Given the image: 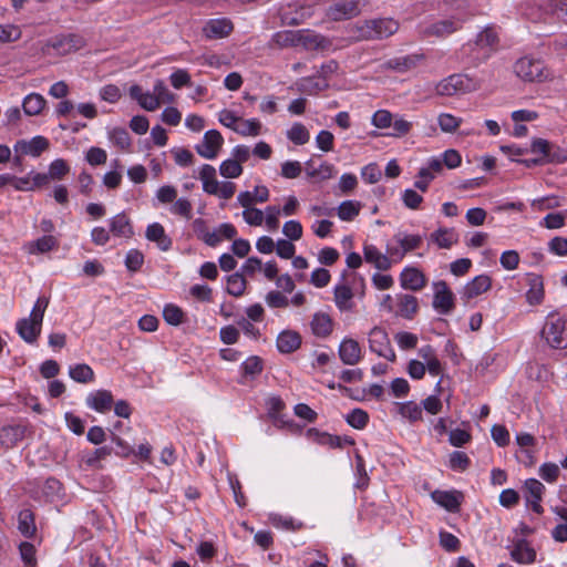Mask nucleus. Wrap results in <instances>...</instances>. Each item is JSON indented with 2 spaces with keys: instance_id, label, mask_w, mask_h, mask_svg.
Here are the masks:
<instances>
[{
  "instance_id": "nucleus-53",
  "label": "nucleus",
  "mask_w": 567,
  "mask_h": 567,
  "mask_svg": "<svg viewBox=\"0 0 567 567\" xmlns=\"http://www.w3.org/2000/svg\"><path fill=\"white\" fill-rule=\"evenodd\" d=\"M56 245H58V241L53 236L45 235V236H42L41 238L37 239L32 244V248L30 249V252L44 254V252H48V251L52 250L53 248H55Z\"/></svg>"
},
{
  "instance_id": "nucleus-1",
  "label": "nucleus",
  "mask_w": 567,
  "mask_h": 567,
  "mask_svg": "<svg viewBox=\"0 0 567 567\" xmlns=\"http://www.w3.org/2000/svg\"><path fill=\"white\" fill-rule=\"evenodd\" d=\"M50 299L41 296L37 299L33 308L28 318H22L17 321L16 329L18 334L27 343L33 344L37 342L41 334L42 322L45 310L49 306Z\"/></svg>"
},
{
  "instance_id": "nucleus-42",
  "label": "nucleus",
  "mask_w": 567,
  "mask_h": 567,
  "mask_svg": "<svg viewBox=\"0 0 567 567\" xmlns=\"http://www.w3.org/2000/svg\"><path fill=\"white\" fill-rule=\"evenodd\" d=\"M239 124L235 132L243 136H257L261 131V123L257 118L250 120H241L239 118Z\"/></svg>"
},
{
  "instance_id": "nucleus-43",
  "label": "nucleus",
  "mask_w": 567,
  "mask_h": 567,
  "mask_svg": "<svg viewBox=\"0 0 567 567\" xmlns=\"http://www.w3.org/2000/svg\"><path fill=\"white\" fill-rule=\"evenodd\" d=\"M399 411L401 415L410 420V422L422 420V409L414 401L399 403Z\"/></svg>"
},
{
  "instance_id": "nucleus-10",
  "label": "nucleus",
  "mask_w": 567,
  "mask_h": 567,
  "mask_svg": "<svg viewBox=\"0 0 567 567\" xmlns=\"http://www.w3.org/2000/svg\"><path fill=\"white\" fill-rule=\"evenodd\" d=\"M466 18L452 17L449 19L436 21L423 30L424 37L445 38L455 31L462 29Z\"/></svg>"
},
{
  "instance_id": "nucleus-12",
  "label": "nucleus",
  "mask_w": 567,
  "mask_h": 567,
  "mask_svg": "<svg viewBox=\"0 0 567 567\" xmlns=\"http://www.w3.org/2000/svg\"><path fill=\"white\" fill-rule=\"evenodd\" d=\"M27 426L22 424H8L0 427V451L14 447L25 436Z\"/></svg>"
},
{
  "instance_id": "nucleus-20",
  "label": "nucleus",
  "mask_w": 567,
  "mask_h": 567,
  "mask_svg": "<svg viewBox=\"0 0 567 567\" xmlns=\"http://www.w3.org/2000/svg\"><path fill=\"white\" fill-rule=\"evenodd\" d=\"M233 29V22L229 19L221 18L209 20L205 24L203 32L208 39H221L229 35Z\"/></svg>"
},
{
  "instance_id": "nucleus-27",
  "label": "nucleus",
  "mask_w": 567,
  "mask_h": 567,
  "mask_svg": "<svg viewBox=\"0 0 567 567\" xmlns=\"http://www.w3.org/2000/svg\"><path fill=\"white\" fill-rule=\"evenodd\" d=\"M398 316L404 319H413L419 311L417 298L413 295H399L398 296Z\"/></svg>"
},
{
  "instance_id": "nucleus-39",
  "label": "nucleus",
  "mask_w": 567,
  "mask_h": 567,
  "mask_svg": "<svg viewBox=\"0 0 567 567\" xmlns=\"http://www.w3.org/2000/svg\"><path fill=\"white\" fill-rule=\"evenodd\" d=\"M361 210V204L354 200H344L338 207V216L341 220H353Z\"/></svg>"
},
{
  "instance_id": "nucleus-22",
  "label": "nucleus",
  "mask_w": 567,
  "mask_h": 567,
  "mask_svg": "<svg viewBox=\"0 0 567 567\" xmlns=\"http://www.w3.org/2000/svg\"><path fill=\"white\" fill-rule=\"evenodd\" d=\"M492 287V278L487 275H480L467 282L463 289V298L466 300L473 299Z\"/></svg>"
},
{
  "instance_id": "nucleus-35",
  "label": "nucleus",
  "mask_w": 567,
  "mask_h": 567,
  "mask_svg": "<svg viewBox=\"0 0 567 567\" xmlns=\"http://www.w3.org/2000/svg\"><path fill=\"white\" fill-rule=\"evenodd\" d=\"M352 289L347 285H338L334 288V302L340 310H350L352 308Z\"/></svg>"
},
{
  "instance_id": "nucleus-49",
  "label": "nucleus",
  "mask_w": 567,
  "mask_h": 567,
  "mask_svg": "<svg viewBox=\"0 0 567 567\" xmlns=\"http://www.w3.org/2000/svg\"><path fill=\"white\" fill-rule=\"evenodd\" d=\"M70 172L68 162L63 158L54 159L49 166V176L51 179L61 181Z\"/></svg>"
},
{
  "instance_id": "nucleus-9",
  "label": "nucleus",
  "mask_w": 567,
  "mask_h": 567,
  "mask_svg": "<svg viewBox=\"0 0 567 567\" xmlns=\"http://www.w3.org/2000/svg\"><path fill=\"white\" fill-rule=\"evenodd\" d=\"M472 89V80L463 74H452L436 85L437 94L445 96L465 93Z\"/></svg>"
},
{
  "instance_id": "nucleus-32",
  "label": "nucleus",
  "mask_w": 567,
  "mask_h": 567,
  "mask_svg": "<svg viewBox=\"0 0 567 567\" xmlns=\"http://www.w3.org/2000/svg\"><path fill=\"white\" fill-rule=\"evenodd\" d=\"M45 105V99L39 93L28 94L22 102L23 112L29 116L39 115Z\"/></svg>"
},
{
  "instance_id": "nucleus-63",
  "label": "nucleus",
  "mask_w": 567,
  "mask_h": 567,
  "mask_svg": "<svg viewBox=\"0 0 567 567\" xmlns=\"http://www.w3.org/2000/svg\"><path fill=\"white\" fill-rule=\"evenodd\" d=\"M192 203L186 198L176 199L171 208V212L175 215H179L186 219L192 218Z\"/></svg>"
},
{
  "instance_id": "nucleus-34",
  "label": "nucleus",
  "mask_w": 567,
  "mask_h": 567,
  "mask_svg": "<svg viewBox=\"0 0 567 567\" xmlns=\"http://www.w3.org/2000/svg\"><path fill=\"white\" fill-rule=\"evenodd\" d=\"M69 375L75 382L79 383H89L94 381V371L89 364L78 363L75 365L70 367Z\"/></svg>"
},
{
  "instance_id": "nucleus-26",
  "label": "nucleus",
  "mask_w": 567,
  "mask_h": 567,
  "mask_svg": "<svg viewBox=\"0 0 567 567\" xmlns=\"http://www.w3.org/2000/svg\"><path fill=\"white\" fill-rule=\"evenodd\" d=\"M312 333L319 338H327L333 330V322L331 317L324 312H317L311 320Z\"/></svg>"
},
{
  "instance_id": "nucleus-11",
  "label": "nucleus",
  "mask_w": 567,
  "mask_h": 567,
  "mask_svg": "<svg viewBox=\"0 0 567 567\" xmlns=\"http://www.w3.org/2000/svg\"><path fill=\"white\" fill-rule=\"evenodd\" d=\"M223 144L221 134L217 130H209L204 134L203 143L196 145L195 150L202 157L213 159L218 155Z\"/></svg>"
},
{
  "instance_id": "nucleus-2",
  "label": "nucleus",
  "mask_w": 567,
  "mask_h": 567,
  "mask_svg": "<svg viewBox=\"0 0 567 567\" xmlns=\"http://www.w3.org/2000/svg\"><path fill=\"white\" fill-rule=\"evenodd\" d=\"M398 29L399 23L393 19H372L353 25L351 31L355 41H364L388 38L394 34Z\"/></svg>"
},
{
  "instance_id": "nucleus-7",
  "label": "nucleus",
  "mask_w": 567,
  "mask_h": 567,
  "mask_svg": "<svg viewBox=\"0 0 567 567\" xmlns=\"http://www.w3.org/2000/svg\"><path fill=\"white\" fill-rule=\"evenodd\" d=\"M84 45V39L74 33L55 35L44 43L42 51L48 52L49 49L55 50L60 54H68L76 51Z\"/></svg>"
},
{
  "instance_id": "nucleus-25",
  "label": "nucleus",
  "mask_w": 567,
  "mask_h": 567,
  "mask_svg": "<svg viewBox=\"0 0 567 567\" xmlns=\"http://www.w3.org/2000/svg\"><path fill=\"white\" fill-rule=\"evenodd\" d=\"M363 255L365 261L372 264L379 270H388L392 266L390 257L380 252L373 245H365L363 247Z\"/></svg>"
},
{
  "instance_id": "nucleus-18",
  "label": "nucleus",
  "mask_w": 567,
  "mask_h": 567,
  "mask_svg": "<svg viewBox=\"0 0 567 567\" xmlns=\"http://www.w3.org/2000/svg\"><path fill=\"white\" fill-rule=\"evenodd\" d=\"M361 347L358 341L346 338L339 346V358L348 365H354L361 360Z\"/></svg>"
},
{
  "instance_id": "nucleus-60",
  "label": "nucleus",
  "mask_w": 567,
  "mask_h": 567,
  "mask_svg": "<svg viewBox=\"0 0 567 567\" xmlns=\"http://www.w3.org/2000/svg\"><path fill=\"white\" fill-rule=\"evenodd\" d=\"M169 80H171V84L176 90H181L184 86L192 85V79H190L189 73L183 69H178L175 72H173L169 76Z\"/></svg>"
},
{
  "instance_id": "nucleus-55",
  "label": "nucleus",
  "mask_w": 567,
  "mask_h": 567,
  "mask_svg": "<svg viewBox=\"0 0 567 567\" xmlns=\"http://www.w3.org/2000/svg\"><path fill=\"white\" fill-rule=\"evenodd\" d=\"M163 317L168 324L178 326L183 322L184 312L175 305H166L163 310Z\"/></svg>"
},
{
  "instance_id": "nucleus-15",
  "label": "nucleus",
  "mask_w": 567,
  "mask_h": 567,
  "mask_svg": "<svg viewBox=\"0 0 567 567\" xmlns=\"http://www.w3.org/2000/svg\"><path fill=\"white\" fill-rule=\"evenodd\" d=\"M425 275L415 267H405L400 275V284L403 289L420 291L426 286Z\"/></svg>"
},
{
  "instance_id": "nucleus-48",
  "label": "nucleus",
  "mask_w": 567,
  "mask_h": 567,
  "mask_svg": "<svg viewBox=\"0 0 567 567\" xmlns=\"http://www.w3.org/2000/svg\"><path fill=\"white\" fill-rule=\"evenodd\" d=\"M111 142L121 150H128L131 146V137L128 132L123 127H115L110 132Z\"/></svg>"
},
{
  "instance_id": "nucleus-59",
  "label": "nucleus",
  "mask_w": 567,
  "mask_h": 567,
  "mask_svg": "<svg viewBox=\"0 0 567 567\" xmlns=\"http://www.w3.org/2000/svg\"><path fill=\"white\" fill-rule=\"evenodd\" d=\"M440 545L446 550L451 553H455L461 547L460 539L449 532H440Z\"/></svg>"
},
{
  "instance_id": "nucleus-8",
  "label": "nucleus",
  "mask_w": 567,
  "mask_h": 567,
  "mask_svg": "<svg viewBox=\"0 0 567 567\" xmlns=\"http://www.w3.org/2000/svg\"><path fill=\"white\" fill-rule=\"evenodd\" d=\"M433 308L441 315H449L455 308V297L444 280L433 284Z\"/></svg>"
},
{
  "instance_id": "nucleus-23",
  "label": "nucleus",
  "mask_w": 567,
  "mask_h": 567,
  "mask_svg": "<svg viewBox=\"0 0 567 567\" xmlns=\"http://www.w3.org/2000/svg\"><path fill=\"white\" fill-rule=\"evenodd\" d=\"M145 236L150 241L156 243L157 247L163 251H167L172 248V238L166 235L163 225L159 223L148 225Z\"/></svg>"
},
{
  "instance_id": "nucleus-62",
  "label": "nucleus",
  "mask_w": 567,
  "mask_h": 567,
  "mask_svg": "<svg viewBox=\"0 0 567 567\" xmlns=\"http://www.w3.org/2000/svg\"><path fill=\"white\" fill-rule=\"evenodd\" d=\"M394 338L402 350L414 349L417 344V337L412 332L401 331Z\"/></svg>"
},
{
  "instance_id": "nucleus-51",
  "label": "nucleus",
  "mask_w": 567,
  "mask_h": 567,
  "mask_svg": "<svg viewBox=\"0 0 567 567\" xmlns=\"http://www.w3.org/2000/svg\"><path fill=\"white\" fill-rule=\"evenodd\" d=\"M219 173L221 176L226 178H236L239 177L243 173V166L238 161H234L233 158L224 161L219 166Z\"/></svg>"
},
{
  "instance_id": "nucleus-19",
  "label": "nucleus",
  "mask_w": 567,
  "mask_h": 567,
  "mask_svg": "<svg viewBox=\"0 0 567 567\" xmlns=\"http://www.w3.org/2000/svg\"><path fill=\"white\" fill-rule=\"evenodd\" d=\"M86 404L99 413H106L114 404L113 395L109 390H96L86 398Z\"/></svg>"
},
{
  "instance_id": "nucleus-16",
  "label": "nucleus",
  "mask_w": 567,
  "mask_h": 567,
  "mask_svg": "<svg viewBox=\"0 0 567 567\" xmlns=\"http://www.w3.org/2000/svg\"><path fill=\"white\" fill-rule=\"evenodd\" d=\"M297 42L306 50H326L331 45L328 38L310 30H298Z\"/></svg>"
},
{
  "instance_id": "nucleus-54",
  "label": "nucleus",
  "mask_w": 567,
  "mask_h": 567,
  "mask_svg": "<svg viewBox=\"0 0 567 567\" xmlns=\"http://www.w3.org/2000/svg\"><path fill=\"white\" fill-rule=\"evenodd\" d=\"M111 441L116 445V449H113V452L117 456L122 458H127L132 454H135L134 449L114 432H111Z\"/></svg>"
},
{
  "instance_id": "nucleus-21",
  "label": "nucleus",
  "mask_w": 567,
  "mask_h": 567,
  "mask_svg": "<svg viewBox=\"0 0 567 567\" xmlns=\"http://www.w3.org/2000/svg\"><path fill=\"white\" fill-rule=\"evenodd\" d=\"M301 342L302 339L299 332L295 330H284L277 337V349L280 353L289 354L297 351Z\"/></svg>"
},
{
  "instance_id": "nucleus-58",
  "label": "nucleus",
  "mask_w": 567,
  "mask_h": 567,
  "mask_svg": "<svg viewBox=\"0 0 567 567\" xmlns=\"http://www.w3.org/2000/svg\"><path fill=\"white\" fill-rule=\"evenodd\" d=\"M21 30L13 24H0V43L18 41L21 38Z\"/></svg>"
},
{
  "instance_id": "nucleus-38",
  "label": "nucleus",
  "mask_w": 567,
  "mask_h": 567,
  "mask_svg": "<svg viewBox=\"0 0 567 567\" xmlns=\"http://www.w3.org/2000/svg\"><path fill=\"white\" fill-rule=\"evenodd\" d=\"M553 143L540 137H535L532 140L530 150L533 154H538L539 159L543 161V164H549L546 158H550Z\"/></svg>"
},
{
  "instance_id": "nucleus-17",
  "label": "nucleus",
  "mask_w": 567,
  "mask_h": 567,
  "mask_svg": "<svg viewBox=\"0 0 567 567\" xmlns=\"http://www.w3.org/2000/svg\"><path fill=\"white\" fill-rule=\"evenodd\" d=\"M433 501L451 513L460 511L463 495L456 491H435L432 493Z\"/></svg>"
},
{
  "instance_id": "nucleus-29",
  "label": "nucleus",
  "mask_w": 567,
  "mask_h": 567,
  "mask_svg": "<svg viewBox=\"0 0 567 567\" xmlns=\"http://www.w3.org/2000/svg\"><path fill=\"white\" fill-rule=\"evenodd\" d=\"M113 453V447L109 445L101 446L83 456L84 464L94 470L103 468L102 461L106 460Z\"/></svg>"
},
{
  "instance_id": "nucleus-64",
  "label": "nucleus",
  "mask_w": 567,
  "mask_h": 567,
  "mask_svg": "<svg viewBox=\"0 0 567 567\" xmlns=\"http://www.w3.org/2000/svg\"><path fill=\"white\" fill-rule=\"evenodd\" d=\"M42 491L48 498L53 499L61 495L62 483L55 477H49L45 480Z\"/></svg>"
},
{
  "instance_id": "nucleus-46",
  "label": "nucleus",
  "mask_w": 567,
  "mask_h": 567,
  "mask_svg": "<svg viewBox=\"0 0 567 567\" xmlns=\"http://www.w3.org/2000/svg\"><path fill=\"white\" fill-rule=\"evenodd\" d=\"M20 557L25 567H35L37 566V549L33 544L29 542H22L19 545Z\"/></svg>"
},
{
  "instance_id": "nucleus-61",
  "label": "nucleus",
  "mask_w": 567,
  "mask_h": 567,
  "mask_svg": "<svg viewBox=\"0 0 567 567\" xmlns=\"http://www.w3.org/2000/svg\"><path fill=\"white\" fill-rule=\"evenodd\" d=\"M497 41L498 38L494 29L492 27H487L477 34L475 43L478 47H493Z\"/></svg>"
},
{
  "instance_id": "nucleus-41",
  "label": "nucleus",
  "mask_w": 567,
  "mask_h": 567,
  "mask_svg": "<svg viewBox=\"0 0 567 567\" xmlns=\"http://www.w3.org/2000/svg\"><path fill=\"white\" fill-rule=\"evenodd\" d=\"M264 370V361L258 355H251L241 364L243 377L255 378Z\"/></svg>"
},
{
  "instance_id": "nucleus-57",
  "label": "nucleus",
  "mask_w": 567,
  "mask_h": 567,
  "mask_svg": "<svg viewBox=\"0 0 567 567\" xmlns=\"http://www.w3.org/2000/svg\"><path fill=\"white\" fill-rule=\"evenodd\" d=\"M144 264V255L137 249H131L125 257V266L132 271H138Z\"/></svg>"
},
{
  "instance_id": "nucleus-36",
  "label": "nucleus",
  "mask_w": 567,
  "mask_h": 567,
  "mask_svg": "<svg viewBox=\"0 0 567 567\" xmlns=\"http://www.w3.org/2000/svg\"><path fill=\"white\" fill-rule=\"evenodd\" d=\"M329 87L327 80H318L316 76H309L301 80L299 90L309 95L318 94Z\"/></svg>"
},
{
  "instance_id": "nucleus-31",
  "label": "nucleus",
  "mask_w": 567,
  "mask_h": 567,
  "mask_svg": "<svg viewBox=\"0 0 567 567\" xmlns=\"http://www.w3.org/2000/svg\"><path fill=\"white\" fill-rule=\"evenodd\" d=\"M529 289L526 292V299L529 305H539L544 299L543 278L538 275H530Z\"/></svg>"
},
{
  "instance_id": "nucleus-30",
  "label": "nucleus",
  "mask_w": 567,
  "mask_h": 567,
  "mask_svg": "<svg viewBox=\"0 0 567 567\" xmlns=\"http://www.w3.org/2000/svg\"><path fill=\"white\" fill-rule=\"evenodd\" d=\"M19 145L21 146L22 153L38 157L49 148L50 143L47 137L38 135L31 138L29 142H19Z\"/></svg>"
},
{
  "instance_id": "nucleus-6",
  "label": "nucleus",
  "mask_w": 567,
  "mask_h": 567,
  "mask_svg": "<svg viewBox=\"0 0 567 567\" xmlns=\"http://www.w3.org/2000/svg\"><path fill=\"white\" fill-rule=\"evenodd\" d=\"M370 350L379 357L385 358L394 362L396 359L395 352L391 347L388 332L381 327H374L369 333Z\"/></svg>"
},
{
  "instance_id": "nucleus-4",
  "label": "nucleus",
  "mask_w": 567,
  "mask_h": 567,
  "mask_svg": "<svg viewBox=\"0 0 567 567\" xmlns=\"http://www.w3.org/2000/svg\"><path fill=\"white\" fill-rule=\"evenodd\" d=\"M566 319L559 313L551 312L547 316L542 330V337L554 349L567 348Z\"/></svg>"
},
{
  "instance_id": "nucleus-3",
  "label": "nucleus",
  "mask_w": 567,
  "mask_h": 567,
  "mask_svg": "<svg viewBox=\"0 0 567 567\" xmlns=\"http://www.w3.org/2000/svg\"><path fill=\"white\" fill-rule=\"evenodd\" d=\"M370 7V0H333L326 8L324 17L331 22H341L354 19Z\"/></svg>"
},
{
  "instance_id": "nucleus-44",
  "label": "nucleus",
  "mask_w": 567,
  "mask_h": 567,
  "mask_svg": "<svg viewBox=\"0 0 567 567\" xmlns=\"http://www.w3.org/2000/svg\"><path fill=\"white\" fill-rule=\"evenodd\" d=\"M394 238L396 243L400 245V247L403 248L406 254L417 249L423 241L421 235L398 234L394 236Z\"/></svg>"
},
{
  "instance_id": "nucleus-52",
  "label": "nucleus",
  "mask_w": 567,
  "mask_h": 567,
  "mask_svg": "<svg viewBox=\"0 0 567 567\" xmlns=\"http://www.w3.org/2000/svg\"><path fill=\"white\" fill-rule=\"evenodd\" d=\"M437 122H439L440 128L443 132L453 133L460 127L462 120L452 114L442 113V114H440Z\"/></svg>"
},
{
  "instance_id": "nucleus-56",
  "label": "nucleus",
  "mask_w": 567,
  "mask_h": 567,
  "mask_svg": "<svg viewBox=\"0 0 567 567\" xmlns=\"http://www.w3.org/2000/svg\"><path fill=\"white\" fill-rule=\"evenodd\" d=\"M471 465V460L466 453L455 451L450 455V467L454 471H466Z\"/></svg>"
},
{
  "instance_id": "nucleus-13",
  "label": "nucleus",
  "mask_w": 567,
  "mask_h": 567,
  "mask_svg": "<svg viewBox=\"0 0 567 567\" xmlns=\"http://www.w3.org/2000/svg\"><path fill=\"white\" fill-rule=\"evenodd\" d=\"M509 555L512 560L520 565L533 564L537 557L536 550L526 538L516 539Z\"/></svg>"
},
{
  "instance_id": "nucleus-37",
  "label": "nucleus",
  "mask_w": 567,
  "mask_h": 567,
  "mask_svg": "<svg viewBox=\"0 0 567 567\" xmlns=\"http://www.w3.org/2000/svg\"><path fill=\"white\" fill-rule=\"evenodd\" d=\"M309 437H315V440L321 445H329L332 449L342 447V437L338 435H331L329 433H321L317 429H309L307 432Z\"/></svg>"
},
{
  "instance_id": "nucleus-47",
  "label": "nucleus",
  "mask_w": 567,
  "mask_h": 567,
  "mask_svg": "<svg viewBox=\"0 0 567 567\" xmlns=\"http://www.w3.org/2000/svg\"><path fill=\"white\" fill-rule=\"evenodd\" d=\"M309 137L310 135L307 127L301 123H295L288 131V138L297 145L306 144Z\"/></svg>"
},
{
  "instance_id": "nucleus-33",
  "label": "nucleus",
  "mask_w": 567,
  "mask_h": 567,
  "mask_svg": "<svg viewBox=\"0 0 567 567\" xmlns=\"http://www.w3.org/2000/svg\"><path fill=\"white\" fill-rule=\"evenodd\" d=\"M431 240L440 248L450 249L457 241V237L452 228H439L431 235Z\"/></svg>"
},
{
  "instance_id": "nucleus-50",
  "label": "nucleus",
  "mask_w": 567,
  "mask_h": 567,
  "mask_svg": "<svg viewBox=\"0 0 567 567\" xmlns=\"http://www.w3.org/2000/svg\"><path fill=\"white\" fill-rule=\"evenodd\" d=\"M333 171L334 167L328 163H323L319 167H315L311 162L307 163V174L312 178L329 179L333 176Z\"/></svg>"
},
{
  "instance_id": "nucleus-45",
  "label": "nucleus",
  "mask_w": 567,
  "mask_h": 567,
  "mask_svg": "<svg viewBox=\"0 0 567 567\" xmlns=\"http://www.w3.org/2000/svg\"><path fill=\"white\" fill-rule=\"evenodd\" d=\"M347 423L357 429L362 430L369 422V414L362 409H353L346 417Z\"/></svg>"
},
{
  "instance_id": "nucleus-14",
  "label": "nucleus",
  "mask_w": 567,
  "mask_h": 567,
  "mask_svg": "<svg viewBox=\"0 0 567 567\" xmlns=\"http://www.w3.org/2000/svg\"><path fill=\"white\" fill-rule=\"evenodd\" d=\"M424 54L415 53L404 56H394L384 62L383 66L386 70H392L399 73H404L415 69L419 63L424 60Z\"/></svg>"
},
{
  "instance_id": "nucleus-24",
  "label": "nucleus",
  "mask_w": 567,
  "mask_h": 567,
  "mask_svg": "<svg viewBox=\"0 0 567 567\" xmlns=\"http://www.w3.org/2000/svg\"><path fill=\"white\" fill-rule=\"evenodd\" d=\"M18 530L25 538H33L37 534L35 514L31 508H23L18 514Z\"/></svg>"
},
{
  "instance_id": "nucleus-40",
  "label": "nucleus",
  "mask_w": 567,
  "mask_h": 567,
  "mask_svg": "<svg viewBox=\"0 0 567 567\" xmlns=\"http://www.w3.org/2000/svg\"><path fill=\"white\" fill-rule=\"evenodd\" d=\"M247 281L243 274L235 272L227 277V292L234 297H240L246 290Z\"/></svg>"
},
{
  "instance_id": "nucleus-5",
  "label": "nucleus",
  "mask_w": 567,
  "mask_h": 567,
  "mask_svg": "<svg viewBox=\"0 0 567 567\" xmlns=\"http://www.w3.org/2000/svg\"><path fill=\"white\" fill-rule=\"evenodd\" d=\"M514 71L518 78L526 82H543L549 75L543 61L528 56L517 60Z\"/></svg>"
},
{
  "instance_id": "nucleus-28",
  "label": "nucleus",
  "mask_w": 567,
  "mask_h": 567,
  "mask_svg": "<svg viewBox=\"0 0 567 567\" xmlns=\"http://www.w3.org/2000/svg\"><path fill=\"white\" fill-rule=\"evenodd\" d=\"M110 230L117 237L130 238L134 234L131 221L124 213L117 214L110 220Z\"/></svg>"
}]
</instances>
